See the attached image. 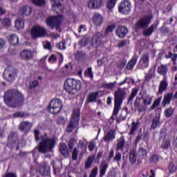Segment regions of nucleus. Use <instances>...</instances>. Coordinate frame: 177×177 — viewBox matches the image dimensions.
Here are the masks:
<instances>
[{
    "instance_id": "nucleus-1",
    "label": "nucleus",
    "mask_w": 177,
    "mask_h": 177,
    "mask_svg": "<svg viewBox=\"0 0 177 177\" xmlns=\"http://www.w3.org/2000/svg\"><path fill=\"white\" fill-rule=\"evenodd\" d=\"M41 142L39 145L38 150L40 153H48L52 151V149L55 145V140L53 138H49L48 136L44 135L40 138Z\"/></svg>"
},
{
    "instance_id": "nucleus-47",
    "label": "nucleus",
    "mask_w": 177,
    "mask_h": 177,
    "mask_svg": "<svg viewBox=\"0 0 177 177\" xmlns=\"http://www.w3.org/2000/svg\"><path fill=\"white\" fill-rule=\"evenodd\" d=\"M94 160H95V156H89L86 162L85 167L89 168V167H91V165H92V162H93Z\"/></svg>"
},
{
    "instance_id": "nucleus-56",
    "label": "nucleus",
    "mask_w": 177,
    "mask_h": 177,
    "mask_svg": "<svg viewBox=\"0 0 177 177\" xmlns=\"http://www.w3.org/2000/svg\"><path fill=\"white\" fill-rule=\"evenodd\" d=\"M66 122H67V119L63 117H60L57 120V123L59 124L60 125H64V124H66Z\"/></svg>"
},
{
    "instance_id": "nucleus-54",
    "label": "nucleus",
    "mask_w": 177,
    "mask_h": 177,
    "mask_svg": "<svg viewBox=\"0 0 177 177\" xmlns=\"http://www.w3.org/2000/svg\"><path fill=\"white\" fill-rule=\"evenodd\" d=\"M75 145H77V140L72 138L70 140L69 143H68V147L69 149H73L74 147V146H75Z\"/></svg>"
},
{
    "instance_id": "nucleus-26",
    "label": "nucleus",
    "mask_w": 177,
    "mask_h": 177,
    "mask_svg": "<svg viewBox=\"0 0 177 177\" xmlns=\"http://www.w3.org/2000/svg\"><path fill=\"white\" fill-rule=\"evenodd\" d=\"M124 145H125V138H124V136H121V138H120L118 140L116 150H121V151H122L124 150Z\"/></svg>"
},
{
    "instance_id": "nucleus-17",
    "label": "nucleus",
    "mask_w": 177,
    "mask_h": 177,
    "mask_svg": "<svg viewBox=\"0 0 177 177\" xmlns=\"http://www.w3.org/2000/svg\"><path fill=\"white\" fill-rule=\"evenodd\" d=\"M157 27H158V24H153L148 28L143 30L142 35H144V37H151L154 32V30H157Z\"/></svg>"
},
{
    "instance_id": "nucleus-21",
    "label": "nucleus",
    "mask_w": 177,
    "mask_h": 177,
    "mask_svg": "<svg viewBox=\"0 0 177 177\" xmlns=\"http://www.w3.org/2000/svg\"><path fill=\"white\" fill-rule=\"evenodd\" d=\"M103 38V35H101L100 32H97L92 39L93 44H95V46L98 48V46H100V44H102V39Z\"/></svg>"
},
{
    "instance_id": "nucleus-64",
    "label": "nucleus",
    "mask_w": 177,
    "mask_h": 177,
    "mask_svg": "<svg viewBox=\"0 0 177 177\" xmlns=\"http://www.w3.org/2000/svg\"><path fill=\"white\" fill-rule=\"evenodd\" d=\"M127 45V40H122L118 44V48H122L123 46H125Z\"/></svg>"
},
{
    "instance_id": "nucleus-49",
    "label": "nucleus",
    "mask_w": 177,
    "mask_h": 177,
    "mask_svg": "<svg viewBox=\"0 0 177 177\" xmlns=\"http://www.w3.org/2000/svg\"><path fill=\"white\" fill-rule=\"evenodd\" d=\"M162 97L158 98L156 100L154 101L153 105L151 106V109L154 110L156 107H158L160 106V103H161Z\"/></svg>"
},
{
    "instance_id": "nucleus-23",
    "label": "nucleus",
    "mask_w": 177,
    "mask_h": 177,
    "mask_svg": "<svg viewBox=\"0 0 177 177\" xmlns=\"http://www.w3.org/2000/svg\"><path fill=\"white\" fill-rule=\"evenodd\" d=\"M20 55L23 60H30L32 58V52L30 50H23L21 51Z\"/></svg>"
},
{
    "instance_id": "nucleus-15",
    "label": "nucleus",
    "mask_w": 177,
    "mask_h": 177,
    "mask_svg": "<svg viewBox=\"0 0 177 177\" xmlns=\"http://www.w3.org/2000/svg\"><path fill=\"white\" fill-rule=\"evenodd\" d=\"M12 97H13V92L12 90H8L4 95V102L9 107H16L12 104Z\"/></svg>"
},
{
    "instance_id": "nucleus-24",
    "label": "nucleus",
    "mask_w": 177,
    "mask_h": 177,
    "mask_svg": "<svg viewBox=\"0 0 177 177\" xmlns=\"http://www.w3.org/2000/svg\"><path fill=\"white\" fill-rule=\"evenodd\" d=\"M32 124L29 122H22L19 126L21 131L23 132H28L31 129Z\"/></svg>"
},
{
    "instance_id": "nucleus-39",
    "label": "nucleus",
    "mask_w": 177,
    "mask_h": 177,
    "mask_svg": "<svg viewBox=\"0 0 177 177\" xmlns=\"http://www.w3.org/2000/svg\"><path fill=\"white\" fill-rule=\"evenodd\" d=\"M117 3V0H109L106 4V8L109 10H111V9H114V6H115Z\"/></svg>"
},
{
    "instance_id": "nucleus-37",
    "label": "nucleus",
    "mask_w": 177,
    "mask_h": 177,
    "mask_svg": "<svg viewBox=\"0 0 177 177\" xmlns=\"http://www.w3.org/2000/svg\"><path fill=\"white\" fill-rule=\"evenodd\" d=\"M170 147H171V141L169 140H163L161 145V148L163 149V150H168Z\"/></svg>"
},
{
    "instance_id": "nucleus-16",
    "label": "nucleus",
    "mask_w": 177,
    "mask_h": 177,
    "mask_svg": "<svg viewBox=\"0 0 177 177\" xmlns=\"http://www.w3.org/2000/svg\"><path fill=\"white\" fill-rule=\"evenodd\" d=\"M103 5V0H90L88 3L89 9H100Z\"/></svg>"
},
{
    "instance_id": "nucleus-42",
    "label": "nucleus",
    "mask_w": 177,
    "mask_h": 177,
    "mask_svg": "<svg viewBox=\"0 0 177 177\" xmlns=\"http://www.w3.org/2000/svg\"><path fill=\"white\" fill-rule=\"evenodd\" d=\"M53 2H54L52 8H56L57 9H59V13H63L64 9L63 7L62 6V3H56V0H53Z\"/></svg>"
},
{
    "instance_id": "nucleus-36",
    "label": "nucleus",
    "mask_w": 177,
    "mask_h": 177,
    "mask_svg": "<svg viewBox=\"0 0 177 177\" xmlns=\"http://www.w3.org/2000/svg\"><path fill=\"white\" fill-rule=\"evenodd\" d=\"M153 77H154V71H153V68H150L145 75V80L147 82L151 81Z\"/></svg>"
},
{
    "instance_id": "nucleus-29",
    "label": "nucleus",
    "mask_w": 177,
    "mask_h": 177,
    "mask_svg": "<svg viewBox=\"0 0 177 177\" xmlns=\"http://www.w3.org/2000/svg\"><path fill=\"white\" fill-rule=\"evenodd\" d=\"M15 27L17 30H23L24 28V19H17L15 21Z\"/></svg>"
},
{
    "instance_id": "nucleus-14",
    "label": "nucleus",
    "mask_w": 177,
    "mask_h": 177,
    "mask_svg": "<svg viewBox=\"0 0 177 177\" xmlns=\"http://www.w3.org/2000/svg\"><path fill=\"white\" fill-rule=\"evenodd\" d=\"M92 20L95 27H100L103 24V21H104L103 16L99 12L94 13Z\"/></svg>"
},
{
    "instance_id": "nucleus-52",
    "label": "nucleus",
    "mask_w": 177,
    "mask_h": 177,
    "mask_svg": "<svg viewBox=\"0 0 177 177\" xmlns=\"http://www.w3.org/2000/svg\"><path fill=\"white\" fill-rule=\"evenodd\" d=\"M96 97H97V93H91L88 95V102H95V100H96Z\"/></svg>"
},
{
    "instance_id": "nucleus-20",
    "label": "nucleus",
    "mask_w": 177,
    "mask_h": 177,
    "mask_svg": "<svg viewBox=\"0 0 177 177\" xmlns=\"http://www.w3.org/2000/svg\"><path fill=\"white\" fill-rule=\"evenodd\" d=\"M113 139H115V130H111L104 136V140L106 143L111 142Z\"/></svg>"
},
{
    "instance_id": "nucleus-57",
    "label": "nucleus",
    "mask_w": 177,
    "mask_h": 177,
    "mask_svg": "<svg viewBox=\"0 0 177 177\" xmlns=\"http://www.w3.org/2000/svg\"><path fill=\"white\" fill-rule=\"evenodd\" d=\"M121 153L120 152H116L113 160L114 161H117V162H120V161H121Z\"/></svg>"
},
{
    "instance_id": "nucleus-27",
    "label": "nucleus",
    "mask_w": 177,
    "mask_h": 177,
    "mask_svg": "<svg viewBox=\"0 0 177 177\" xmlns=\"http://www.w3.org/2000/svg\"><path fill=\"white\" fill-rule=\"evenodd\" d=\"M49 171H50V167L48 165L46 162H44L39 167V172L41 175H45V174Z\"/></svg>"
},
{
    "instance_id": "nucleus-43",
    "label": "nucleus",
    "mask_w": 177,
    "mask_h": 177,
    "mask_svg": "<svg viewBox=\"0 0 177 177\" xmlns=\"http://www.w3.org/2000/svg\"><path fill=\"white\" fill-rule=\"evenodd\" d=\"M172 99V93H169L165 95L163 100V104L165 106L166 104H169L171 103V100Z\"/></svg>"
},
{
    "instance_id": "nucleus-30",
    "label": "nucleus",
    "mask_w": 177,
    "mask_h": 177,
    "mask_svg": "<svg viewBox=\"0 0 177 177\" xmlns=\"http://www.w3.org/2000/svg\"><path fill=\"white\" fill-rule=\"evenodd\" d=\"M10 45L16 46L19 44V37L16 35H11L10 39H8Z\"/></svg>"
},
{
    "instance_id": "nucleus-31",
    "label": "nucleus",
    "mask_w": 177,
    "mask_h": 177,
    "mask_svg": "<svg viewBox=\"0 0 177 177\" xmlns=\"http://www.w3.org/2000/svg\"><path fill=\"white\" fill-rule=\"evenodd\" d=\"M138 157V155H136V151L132 150L130 151L129 153V160L131 164H135L136 162V158Z\"/></svg>"
},
{
    "instance_id": "nucleus-2",
    "label": "nucleus",
    "mask_w": 177,
    "mask_h": 177,
    "mask_svg": "<svg viewBox=\"0 0 177 177\" xmlns=\"http://www.w3.org/2000/svg\"><path fill=\"white\" fill-rule=\"evenodd\" d=\"M62 21H63V15H55L49 17L46 20V24L50 28V30H60L62 26Z\"/></svg>"
},
{
    "instance_id": "nucleus-33",
    "label": "nucleus",
    "mask_w": 177,
    "mask_h": 177,
    "mask_svg": "<svg viewBox=\"0 0 177 177\" xmlns=\"http://www.w3.org/2000/svg\"><path fill=\"white\" fill-rule=\"evenodd\" d=\"M161 125V123L160 122V116H158L154 118L152 122L151 129H156V128H158Z\"/></svg>"
},
{
    "instance_id": "nucleus-48",
    "label": "nucleus",
    "mask_w": 177,
    "mask_h": 177,
    "mask_svg": "<svg viewBox=\"0 0 177 177\" xmlns=\"http://www.w3.org/2000/svg\"><path fill=\"white\" fill-rule=\"evenodd\" d=\"M55 48L60 50H64L66 49V43L61 41L55 45Z\"/></svg>"
},
{
    "instance_id": "nucleus-41",
    "label": "nucleus",
    "mask_w": 177,
    "mask_h": 177,
    "mask_svg": "<svg viewBox=\"0 0 177 177\" xmlns=\"http://www.w3.org/2000/svg\"><path fill=\"white\" fill-rule=\"evenodd\" d=\"M84 56H85V53L83 51H77L75 55L76 60L81 62V60H84Z\"/></svg>"
},
{
    "instance_id": "nucleus-3",
    "label": "nucleus",
    "mask_w": 177,
    "mask_h": 177,
    "mask_svg": "<svg viewBox=\"0 0 177 177\" xmlns=\"http://www.w3.org/2000/svg\"><path fill=\"white\" fill-rule=\"evenodd\" d=\"M127 94L122 90H118L115 93V106L112 117H116L121 109V103L125 99Z\"/></svg>"
},
{
    "instance_id": "nucleus-7",
    "label": "nucleus",
    "mask_w": 177,
    "mask_h": 177,
    "mask_svg": "<svg viewBox=\"0 0 177 177\" xmlns=\"http://www.w3.org/2000/svg\"><path fill=\"white\" fill-rule=\"evenodd\" d=\"M16 75H17V74L16 73L15 68H13V66H8L3 72V78L6 82L12 84V82H14Z\"/></svg>"
},
{
    "instance_id": "nucleus-60",
    "label": "nucleus",
    "mask_w": 177,
    "mask_h": 177,
    "mask_svg": "<svg viewBox=\"0 0 177 177\" xmlns=\"http://www.w3.org/2000/svg\"><path fill=\"white\" fill-rule=\"evenodd\" d=\"M138 95V90H133L129 97V100H133L135 96Z\"/></svg>"
},
{
    "instance_id": "nucleus-40",
    "label": "nucleus",
    "mask_w": 177,
    "mask_h": 177,
    "mask_svg": "<svg viewBox=\"0 0 177 177\" xmlns=\"http://www.w3.org/2000/svg\"><path fill=\"white\" fill-rule=\"evenodd\" d=\"M167 88H168V82L167 81V77H165L160 81L159 89H167Z\"/></svg>"
},
{
    "instance_id": "nucleus-5",
    "label": "nucleus",
    "mask_w": 177,
    "mask_h": 177,
    "mask_svg": "<svg viewBox=\"0 0 177 177\" xmlns=\"http://www.w3.org/2000/svg\"><path fill=\"white\" fill-rule=\"evenodd\" d=\"M80 109H75L73 111L71 122L66 128L67 132H73V130L80 123Z\"/></svg>"
},
{
    "instance_id": "nucleus-28",
    "label": "nucleus",
    "mask_w": 177,
    "mask_h": 177,
    "mask_svg": "<svg viewBox=\"0 0 177 177\" xmlns=\"http://www.w3.org/2000/svg\"><path fill=\"white\" fill-rule=\"evenodd\" d=\"M107 168H109V164H107L106 162H102L100 167V177H103L104 175H106Z\"/></svg>"
},
{
    "instance_id": "nucleus-61",
    "label": "nucleus",
    "mask_w": 177,
    "mask_h": 177,
    "mask_svg": "<svg viewBox=\"0 0 177 177\" xmlns=\"http://www.w3.org/2000/svg\"><path fill=\"white\" fill-rule=\"evenodd\" d=\"M39 85V83L38 82V81L35 80L33 81L30 84V88L31 89H32V88H37V86Z\"/></svg>"
},
{
    "instance_id": "nucleus-13",
    "label": "nucleus",
    "mask_w": 177,
    "mask_h": 177,
    "mask_svg": "<svg viewBox=\"0 0 177 177\" xmlns=\"http://www.w3.org/2000/svg\"><path fill=\"white\" fill-rule=\"evenodd\" d=\"M128 34V28L125 26H119L116 28L115 35L119 38H125Z\"/></svg>"
},
{
    "instance_id": "nucleus-34",
    "label": "nucleus",
    "mask_w": 177,
    "mask_h": 177,
    "mask_svg": "<svg viewBox=\"0 0 177 177\" xmlns=\"http://www.w3.org/2000/svg\"><path fill=\"white\" fill-rule=\"evenodd\" d=\"M114 30H115V24L113 23V24H111V25H108L105 29L106 35H108V34L113 32Z\"/></svg>"
},
{
    "instance_id": "nucleus-10",
    "label": "nucleus",
    "mask_w": 177,
    "mask_h": 177,
    "mask_svg": "<svg viewBox=\"0 0 177 177\" xmlns=\"http://www.w3.org/2000/svg\"><path fill=\"white\" fill-rule=\"evenodd\" d=\"M51 114H57L62 111V100L59 99H54L50 102L48 109Z\"/></svg>"
},
{
    "instance_id": "nucleus-8",
    "label": "nucleus",
    "mask_w": 177,
    "mask_h": 177,
    "mask_svg": "<svg viewBox=\"0 0 177 177\" xmlns=\"http://www.w3.org/2000/svg\"><path fill=\"white\" fill-rule=\"evenodd\" d=\"M132 10V4L130 1L123 0L118 6V12L121 15H129Z\"/></svg>"
},
{
    "instance_id": "nucleus-38",
    "label": "nucleus",
    "mask_w": 177,
    "mask_h": 177,
    "mask_svg": "<svg viewBox=\"0 0 177 177\" xmlns=\"http://www.w3.org/2000/svg\"><path fill=\"white\" fill-rule=\"evenodd\" d=\"M152 100H153V96L151 95H147L143 97L144 104L145 106H149V104H151Z\"/></svg>"
},
{
    "instance_id": "nucleus-63",
    "label": "nucleus",
    "mask_w": 177,
    "mask_h": 177,
    "mask_svg": "<svg viewBox=\"0 0 177 177\" xmlns=\"http://www.w3.org/2000/svg\"><path fill=\"white\" fill-rule=\"evenodd\" d=\"M160 31L162 34H168V32H169V29L167 27H161Z\"/></svg>"
},
{
    "instance_id": "nucleus-62",
    "label": "nucleus",
    "mask_w": 177,
    "mask_h": 177,
    "mask_svg": "<svg viewBox=\"0 0 177 177\" xmlns=\"http://www.w3.org/2000/svg\"><path fill=\"white\" fill-rule=\"evenodd\" d=\"M96 175H97V167H95L90 175L89 177H96Z\"/></svg>"
},
{
    "instance_id": "nucleus-58",
    "label": "nucleus",
    "mask_w": 177,
    "mask_h": 177,
    "mask_svg": "<svg viewBox=\"0 0 177 177\" xmlns=\"http://www.w3.org/2000/svg\"><path fill=\"white\" fill-rule=\"evenodd\" d=\"M95 147H96V142H91L89 143L88 145V150H90V151H93V150H95Z\"/></svg>"
},
{
    "instance_id": "nucleus-12",
    "label": "nucleus",
    "mask_w": 177,
    "mask_h": 177,
    "mask_svg": "<svg viewBox=\"0 0 177 177\" xmlns=\"http://www.w3.org/2000/svg\"><path fill=\"white\" fill-rule=\"evenodd\" d=\"M150 63V57L149 54H144L141 56L138 63V68L140 70H145V68H149V64Z\"/></svg>"
},
{
    "instance_id": "nucleus-6",
    "label": "nucleus",
    "mask_w": 177,
    "mask_h": 177,
    "mask_svg": "<svg viewBox=\"0 0 177 177\" xmlns=\"http://www.w3.org/2000/svg\"><path fill=\"white\" fill-rule=\"evenodd\" d=\"M152 19L153 16L150 15L144 16L136 22V28H138V30H146L150 26Z\"/></svg>"
},
{
    "instance_id": "nucleus-32",
    "label": "nucleus",
    "mask_w": 177,
    "mask_h": 177,
    "mask_svg": "<svg viewBox=\"0 0 177 177\" xmlns=\"http://www.w3.org/2000/svg\"><path fill=\"white\" fill-rule=\"evenodd\" d=\"M32 3L35 6H39L41 8V6H45L46 5V1L45 0H32Z\"/></svg>"
},
{
    "instance_id": "nucleus-46",
    "label": "nucleus",
    "mask_w": 177,
    "mask_h": 177,
    "mask_svg": "<svg viewBox=\"0 0 177 177\" xmlns=\"http://www.w3.org/2000/svg\"><path fill=\"white\" fill-rule=\"evenodd\" d=\"M85 77H89L91 80L93 79V72H92V67H88L84 72Z\"/></svg>"
},
{
    "instance_id": "nucleus-55",
    "label": "nucleus",
    "mask_w": 177,
    "mask_h": 177,
    "mask_svg": "<svg viewBox=\"0 0 177 177\" xmlns=\"http://www.w3.org/2000/svg\"><path fill=\"white\" fill-rule=\"evenodd\" d=\"M158 161H160V157L158 155H154L150 158L151 162H158Z\"/></svg>"
},
{
    "instance_id": "nucleus-59",
    "label": "nucleus",
    "mask_w": 177,
    "mask_h": 177,
    "mask_svg": "<svg viewBox=\"0 0 177 177\" xmlns=\"http://www.w3.org/2000/svg\"><path fill=\"white\" fill-rule=\"evenodd\" d=\"M57 60V57H56L55 55H51L48 59L49 63H55V62Z\"/></svg>"
},
{
    "instance_id": "nucleus-19",
    "label": "nucleus",
    "mask_w": 177,
    "mask_h": 177,
    "mask_svg": "<svg viewBox=\"0 0 177 177\" xmlns=\"http://www.w3.org/2000/svg\"><path fill=\"white\" fill-rule=\"evenodd\" d=\"M158 74L160 75H162L163 77H166L167 74L168 73V65L167 64H161L158 67L157 69Z\"/></svg>"
},
{
    "instance_id": "nucleus-45",
    "label": "nucleus",
    "mask_w": 177,
    "mask_h": 177,
    "mask_svg": "<svg viewBox=\"0 0 177 177\" xmlns=\"http://www.w3.org/2000/svg\"><path fill=\"white\" fill-rule=\"evenodd\" d=\"M11 23H12V21H10V19L4 18L1 21V26H3V27H10Z\"/></svg>"
},
{
    "instance_id": "nucleus-22",
    "label": "nucleus",
    "mask_w": 177,
    "mask_h": 177,
    "mask_svg": "<svg viewBox=\"0 0 177 177\" xmlns=\"http://www.w3.org/2000/svg\"><path fill=\"white\" fill-rule=\"evenodd\" d=\"M31 13H32V8L28 6H25L19 10V15L21 16H30Z\"/></svg>"
},
{
    "instance_id": "nucleus-25",
    "label": "nucleus",
    "mask_w": 177,
    "mask_h": 177,
    "mask_svg": "<svg viewBox=\"0 0 177 177\" xmlns=\"http://www.w3.org/2000/svg\"><path fill=\"white\" fill-rule=\"evenodd\" d=\"M59 151L64 157H68L69 153H68V148L67 147V145H66L65 143H61Z\"/></svg>"
},
{
    "instance_id": "nucleus-9",
    "label": "nucleus",
    "mask_w": 177,
    "mask_h": 177,
    "mask_svg": "<svg viewBox=\"0 0 177 177\" xmlns=\"http://www.w3.org/2000/svg\"><path fill=\"white\" fill-rule=\"evenodd\" d=\"M81 81L68 78L65 81L64 89H81Z\"/></svg>"
},
{
    "instance_id": "nucleus-53",
    "label": "nucleus",
    "mask_w": 177,
    "mask_h": 177,
    "mask_svg": "<svg viewBox=\"0 0 177 177\" xmlns=\"http://www.w3.org/2000/svg\"><path fill=\"white\" fill-rule=\"evenodd\" d=\"M174 114V109L172 108H169L165 111V115L166 117H171Z\"/></svg>"
},
{
    "instance_id": "nucleus-11",
    "label": "nucleus",
    "mask_w": 177,
    "mask_h": 177,
    "mask_svg": "<svg viewBox=\"0 0 177 177\" xmlns=\"http://www.w3.org/2000/svg\"><path fill=\"white\" fill-rule=\"evenodd\" d=\"M30 34L33 39L42 38V37H45V35H46V30L41 26H34L31 30Z\"/></svg>"
},
{
    "instance_id": "nucleus-35",
    "label": "nucleus",
    "mask_w": 177,
    "mask_h": 177,
    "mask_svg": "<svg viewBox=\"0 0 177 177\" xmlns=\"http://www.w3.org/2000/svg\"><path fill=\"white\" fill-rule=\"evenodd\" d=\"M115 84H117V82L111 83H103L102 85V88H105L106 89H114Z\"/></svg>"
},
{
    "instance_id": "nucleus-44",
    "label": "nucleus",
    "mask_w": 177,
    "mask_h": 177,
    "mask_svg": "<svg viewBox=\"0 0 177 177\" xmlns=\"http://www.w3.org/2000/svg\"><path fill=\"white\" fill-rule=\"evenodd\" d=\"M177 169V164L175 162H171L169 165V172L170 174H174V172H176Z\"/></svg>"
},
{
    "instance_id": "nucleus-4",
    "label": "nucleus",
    "mask_w": 177,
    "mask_h": 177,
    "mask_svg": "<svg viewBox=\"0 0 177 177\" xmlns=\"http://www.w3.org/2000/svg\"><path fill=\"white\" fill-rule=\"evenodd\" d=\"M86 145H88V141L86 140L79 141L77 147L73 149L72 160H77V158H78V153H80V157H82L84 153H86Z\"/></svg>"
},
{
    "instance_id": "nucleus-18",
    "label": "nucleus",
    "mask_w": 177,
    "mask_h": 177,
    "mask_svg": "<svg viewBox=\"0 0 177 177\" xmlns=\"http://www.w3.org/2000/svg\"><path fill=\"white\" fill-rule=\"evenodd\" d=\"M138 55L133 56L126 66L127 70H133V67H135V66H136V64L138 63Z\"/></svg>"
},
{
    "instance_id": "nucleus-50",
    "label": "nucleus",
    "mask_w": 177,
    "mask_h": 177,
    "mask_svg": "<svg viewBox=\"0 0 177 177\" xmlns=\"http://www.w3.org/2000/svg\"><path fill=\"white\" fill-rule=\"evenodd\" d=\"M138 129V123L133 122L131 124V129L130 131V135H133L135 133V131Z\"/></svg>"
},
{
    "instance_id": "nucleus-51",
    "label": "nucleus",
    "mask_w": 177,
    "mask_h": 177,
    "mask_svg": "<svg viewBox=\"0 0 177 177\" xmlns=\"http://www.w3.org/2000/svg\"><path fill=\"white\" fill-rule=\"evenodd\" d=\"M138 156L140 157H146L147 156V151L143 148H140L138 149Z\"/></svg>"
}]
</instances>
